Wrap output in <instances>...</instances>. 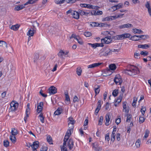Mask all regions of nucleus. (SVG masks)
I'll return each mask as SVG.
<instances>
[{
	"instance_id": "nucleus-43",
	"label": "nucleus",
	"mask_w": 151,
	"mask_h": 151,
	"mask_svg": "<svg viewBox=\"0 0 151 151\" xmlns=\"http://www.w3.org/2000/svg\"><path fill=\"white\" fill-rule=\"evenodd\" d=\"M115 136V132H112V134L111 135V141L113 142H114V141Z\"/></svg>"
},
{
	"instance_id": "nucleus-48",
	"label": "nucleus",
	"mask_w": 151,
	"mask_h": 151,
	"mask_svg": "<svg viewBox=\"0 0 151 151\" xmlns=\"http://www.w3.org/2000/svg\"><path fill=\"white\" fill-rule=\"evenodd\" d=\"M118 90L115 89L112 92V94L113 96L116 97L117 96L118 94Z\"/></svg>"
},
{
	"instance_id": "nucleus-22",
	"label": "nucleus",
	"mask_w": 151,
	"mask_h": 151,
	"mask_svg": "<svg viewBox=\"0 0 151 151\" xmlns=\"http://www.w3.org/2000/svg\"><path fill=\"white\" fill-rule=\"evenodd\" d=\"M39 117L40 118V121L42 123H44L45 122V117L43 116V114L41 113L40 114V115L39 116Z\"/></svg>"
},
{
	"instance_id": "nucleus-40",
	"label": "nucleus",
	"mask_w": 151,
	"mask_h": 151,
	"mask_svg": "<svg viewBox=\"0 0 151 151\" xmlns=\"http://www.w3.org/2000/svg\"><path fill=\"white\" fill-rule=\"evenodd\" d=\"M126 115H127V118L126 120V122H130V120L132 118V116L130 114H126V116H127Z\"/></svg>"
},
{
	"instance_id": "nucleus-15",
	"label": "nucleus",
	"mask_w": 151,
	"mask_h": 151,
	"mask_svg": "<svg viewBox=\"0 0 151 151\" xmlns=\"http://www.w3.org/2000/svg\"><path fill=\"white\" fill-rule=\"evenodd\" d=\"M34 30L33 28H31L29 29L27 33V34L29 36H32L34 34Z\"/></svg>"
},
{
	"instance_id": "nucleus-60",
	"label": "nucleus",
	"mask_w": 151,
	"mask_h": 151,
	"mask_svg": "<svg viewBox=\"0 0 151 151\" xmlns=\"http://www.w3.org/2000/svg\"><path fill=\"white\" fill-rule=\"evenodd\" d=\"M124 35H125L124 38H129L131 36V35L129 33H124Z\"/></svg>"
},
{
	"instance_id": "nucleus-36",
	"label": "nucleus",
	"mask_w": 151,
	"mask_h": 151,
	"mask_svg": "<svg viewBox=\"0 0 151 151\" xmlns=\"http://www.w3.org/2000/svg\"><path fill=\"white\" fill-rule=\"evenodd\" d=\"M122 97L123 94H120L116 101L119 103H120L122 100Z\"/></svg>"
},
{
	"instance_id": "nucleus-57",
	"label": "nucleus",
	"mask_w": 151,
	"mask_h": 151,
	"mask_svg": "<svg viewBox=\"0 0 151 151\" xmlns=\"http://www.w3.org/2000/svg\"><path fill=\"white\" fill-rule=\"evenodd\" d=\"M78 12L79 14V13L81 15H83L86 14V12L81 10H79Z\"/></svg>"
},
{
	"instance_id": "nucleus-1",
	"label": "nucleus",
	"mask_w": 151,
	"mask_h": 151,
	"mask_svg": "<svg viewBox=\"0 0 151 151\" xmlns=\"http://www.w3.org/2000/svg\"><path fill=\"white\" fill-rule=\"evenodd\" d=\"M127 69L124 70L123 72L129 76H134L139 73V68L133 65H129Z\"/></svg>"
},
{
	"instance_id": "nucleus-58",
	"label": "nucleus",
	"mask_w": 151,
	"mask_h": 151,
	"mask_svg": "<svg viewBox=\"0 0 151 151\" xmlns=\"http://www.w3.org/2000/svg\"><path fill=\"white\" fill-rule=\"evenodd\" d=\"M72 131L71 130H70L69 129H68L67 132L66 133L65 135L69 136H70L71 135V132Z\"/></svg>"
},
{
	"instance_id": "nucleus-2",
	"label": "nucleus",
	"mask_w": 151,
	"mask_h": 151,
	"mask_svg": "<svg viewBox=\"0 0 151 151\" xmlns=\"http://www.w3.org/2000/svg\"><path fill=\"white\" fill-rule=\"evenodd\" d=\"M35 1L34 0H29L26 3L24 4V5H19L17 6H15L14 8V10L19 11L21 9H22L25 7V6L28 4H32L35 3Z\"/></svg>"
},
{
	"instance_id": "nucleus-29",
	"label": "nucleus",
	"mask_w": 151,
	"mask_h": 151,
	"mask_svg": "<svg viewBox=\"0 0 151 151\" xmlns=\"http://www.w3.org/2000/svg\"><path fill=\"white\" fill-rule=\"evenodd\" d=\"M82 72V70L81 67H78L76 69V73L78 76H80L81 75V73Z\"/></svg>"
},
{
	"instance_id": "nucleus-44",
	"label": "nucleus",
	"mask_w": 151,
	"mask_h": 151,
	"mask_svg": "<svg viewBox=\"0 0 151 151\" xmlns=\"http://www.w3.org/2000/svg\"><path fill=\"white\" fill-rule=\"evenodd\" d=\"M140 143V141L139 139H137L135 143V145L137 148L139 147Z\"/></svg>"
},
{
	"instance_id": "nucleus-14",
	"label": "nucleus",
	"mask_w": 151,
	"mask_h": 151,
	"mask_svg": "<svg viewBox=\"0 0 151 151\" xmlns=\"http://www.w3.org/2000/svg\"><path fill=\"white\" fill-rule=\"evenodd\" d=\"M132 26V25L129 23L121 25L119 26L120 29L124 28H130Z\"/></svg>"
},
{
	"instance_id": "nucleus-25",
	"label": "nucleus",
	"mask_w": 151,
	"mask_h": 151,
	"mask_svg": "<svg viewBox=\"0 0 151 151\" xmlns=\"http://www.w3.org/2000/svg\"><path fill=\"white\" fill-rule=\"evenodd\" d=\"M47 142L50 144H52V138L50 135H48L47 137Z\"/></svg>"
},
{
	"instance_id": "nucleus-37",
	"label": "nucleus",
	"mask_w": 151,
	"mask_h": 151,
	"mask_svg": "<svg viewBox=\"0 0 151 151\" xmlns=\"http://www.w3.org/2000/svg\"><path fill=\"white\" fill-rule=\"evenodd\" d=\"M14 130L12 129L11 132V133L12 135L15 136L17 134V130H16L15 129H14Z\"/></svg>"
},
{
	"instance_id": "nucleus-6",
	"label": "nucleus",
	"mask_w": 151,
	"mask_h": 151,
	"mask_svg": "<svg viewBox=\"0 0 151 151\" xmlns=\"http://www.w3.org/2000/svg\"><path fill=\"white\" fill-rule=\"evenodd\" d=\"M93 147L94 148L95 151H101L102 150V148L101 147L99 146L98 142H95L92 144Z\"/></svg>"
},
{
	"instance_id": "nucleus-59",
	"label": "nucleus",
	"mask_w": 151,
	"mask_h": 151,
	"mask_svg": "<svg viewBox=\"0 0 151 151\" xmlns=\"http://www.w3.org/2000/svg\"><path fill=\"white\" fill-rule=\"evenodd\" d=\"M78 97L76 96H75L74 97L73 99V101L74 102H78Z\"/></svg>"
},
{
	"instance_id": "nucleus-19",
	"label": "nucleus",
	"mask_w": 151,
	"mask_h": 151,
	"mask_svg": "<svg viewBox=\"0 0 151 151\" xmlns=\"http://www.w3.org/2000/svg\"><path fill=\"white\" fill-rule=\"evenodd\" d=\"M88 44L89 45H91V47H93L94 49H95L97 47H99V46H100V44L98 43H95L94 44L88 43Z\"/></svg>"
},
{
	"instance_id": "nucleus-41",
	"label": "nucleus",
	"mask_w": 151,
	"mask_h": 151,
	"mask_svg": "<svg viewBox=\"0 0 151 151\" xmlns=\"http://www.w3.org/2000/svg\"><path fill=\"white\" fill-rule=\"evenodd\" d=\"M99 23L98 22H92L91 24H90V25L93 27H99Z\"/></svg>"
},
{
	"instance_id": "nucleus-39",
	"label": "nucleus",
	"mask_w": 151,
	"mask_h": 151,
	"mask_svg": "<svg viewBox=\"0 0 151 151\" xmlns=\"http://www.w3.org/2000/svg\"><path fill=\"white\" fill-rule=\"evenodd\" d=\"M111 53L110 50L109 49L108 50L106 51L103 54V55L104 56H106L109 55H110Z\"/></svg>"
},
{
	"instance_id": "nucleus-47",
	"label": "nucleus",
	"mask_w": 151,
	"mask_h": 151,
	"mask_svg": "<svg viewBox=\"0 0 151 151\" xmlns=\"http://www.w3.org/2000/svg\"><path fill=\"white\" fill-rule=\"evenodd\" d=\"M68 127L69 128L68 129L73 131V130L74 126V124H70V123L68 124Z\"/></svg>"
},
{
	"instance_id": "nucleus-31",
	"label": "nucleus",
	"mask_w": 151,
	"mask_h": 151,
	"mask_svg": "<svg viewBox=\"0 0 151 151\" xmlns=\"http://www.w3.org/2000/svg\"><path fill=\"white\" fill-rule=\"evenodd\" d=\"M100 86H98L96 88H95L94 89L95 96L99 94L100 91Z\"/></svg>"
},
{
	"instance_id": "nucleus-33",
	"label": "nucleus",
	"mask_w": 151,
	"mask_h": 151,
	"mask_svg": "<svg viewBox=\"0 0 151 151\" xmlns=\"http://www.w3.org/2000/svg\"><path fill=\"white\" fill-rule=\"evenodd\" d=\"M39 58V54L37 53H35V56L34 57V60L33 62L35 63L36 61H37Z\"/></svg>"
},
{
	"instance_id": "nucleus-52",
	"label": "nucleus",
	"mask_w": 151,
	"mask_h": 151,
	"mask_svg": "<svg viewBox=\"0 0 151 151\" xmlns=\"http://www.w3.org/2000/svg\"><path fill=\"white\" fill-rule=\"evenodd\" d=\"M149 133V131L148 129H146L145 131L144 137L147 138L148 137Z\"/></svg>"
},
{
	"instance_id": "nucleus-10",
	"label": "nucleus",
	"mask_w": 151,
	"mask_h": 151,
	"mask_svg": "<svg viewBox=\"0 0 151 151\" xmlns=\"http://www.w3.org/2000/svg\"><path fill=\"white\" fill-rule=\"evenodd\" d=\"M73 143V140L72 139H70L68 142V148L70 150H72L73 148L74 145Z\"/></svg>"
},
{
	"instance_id": "nucleus-34",
	"label": "nucleus",
	"mask_w": 151,
	"mask_h": 151,
	"mask_svg": "<svg viewBox=\"0 0 151 151\" xmlns=\"http://www.w3.org/2000/svg\"><path fill=\"white\" fill-rule=\"evenodd\" d=\"M65 1V0H55L54 1L56 4H59L63 3Z\"/></svg>"
},
{
	"instance_id": "nucleus-30",
	"label": "nucleus",
	"mask_w": 151,
	"mask_h": 151,
	"mask_svg": "<svg viewBox=\"0 0 151 151\" xmlns=\"http://www.w3.org/2000/svg\"><path fill=\"white\" fill-rule=\"evenodd\" d=\"M110 26V25L109 24L106 23H99V27H107L108 26Z\"/></svg>"
},
{
	"instance_id": "nucleus-24",
	"label": "nucleus",
	"mask_w": 151,
	"mask_h": 151,
	"mask_svg": "<svg viewBox=\"0 0 151 151\" xmlns=\"http://www.w3.org/2000/svg\"><path fill=\"white\" fill-rule=\"evenodd\" d=\"M9 139L13 143H14L16 141V139L15 136L10 135Z\"/></svg>"
},
{
	"instance_id": "nucleus-11",
	"label": "nucleus",
	"mask_w": 151,
	"mask_h": 151,
	"mask_svg": "<svg viewBox=\"0 0 151 151\" xmlns=\"http://www.w3.org/2000/svg\"><path fill=\"white\" fill-rule=\"evenodd\" d=\"M127 104L126 102H124L122 103L123 111L125 112L127 114H128L129 110L128 108H127Z\"/></svg>"
},
{
	"instance_id": "nucleus-54",
	"label": "nucleus",
	"mask_w": 151,
	"mask_h": 151,
	"mask_svg": "<svg viewBox=\"0 0 151 151\" xmlns=\"http://www.w3.org/2000/svg\"><path fill=\"white\" fill-rule=\"evenodd\" d=\"M105 139L106 140H107V141H109L110 139V137H109V133H107L105 136Z\"/></svg>"
},
{
	"instance_id": "nucleus-42",
	"label": "nucleus",
	"mask_w": 151,
	"mask_h": 151,
	"mask_svg": "<svg viewBox=\"0 0 151 151\" xmlns=\"http://www.w3.org/2000/svg\"><path fill=\"white\" fill-rule=\"evenodd\" d=\"M139 37L140 39L143 40H145L149 37V36L147 35H139Z\"/></svg>"
},
{
	"instance_id": "nucleus-13",
	"label": "nucleus",
	"mask_w": 151,
	"mask_h": 151,
	"mask_svg": "<svg viewBox=\"0 0 151 151\" xmlns=\"http://www.w3.org/2000/svg\"><path fill=\"white\" fill-rule=\"evenodd\" d=\"M102 64V63H94L90 65H88V68H93L96 67H97L99 65H100Z\"/></svg>"
},
{
	"instance_id": "nucleus-28",
	"label": "nucleus",
	"mask_w": 151,
	"mask_h": 151,
	"mask_svg": "<svg viewBox=\"0 0 151 151\" xmlns=\"http://www.w3.org/2000/svg\"><path fill=\"white\" fill-rule=\"evenodd\" d=\"M109 68L111 70H114L116 69V66L114 64H110L109 65Z\"/></svg>"
},
{
	"instance_id": "nucleus-23",
	"label": "nucleus",
	"mask_w": 151,
	"mask_h": 151,
	"mask_svg": "<svg viewBox=\"0 0 151 151\" xmlns=\"http://www.w3.org/2000/svg\"><path fill=\"white\" fill-rule=\"evenodd\" d=\"M62 112L61 109H58L54 113V114L55 115H58L60 114Z\"/></svg>"
},
{
	"instance_id": "nucleus-62",
	"label": "nucleus",
	"mask_w": 151,
	"mask_h": 151,
	"mask_svg": "<svg viewBox=\"0 0 151 151\" xmlns=\"http://www.w3.org/2000/svg\"><path fill=\"white\" fill-rule=\"evenodd\" d=\"M47 150V147H46L42 146L40 150V151H46Z\"/></svg>"
},
{
	"instance_id": "nucleus-55",
	"label": "nucleus",
	"mask_w": 151,
	"mask_h": 151,
	"mask_svg": "<svg viewBox=\"0 0 151 151\" xmlns=\"http://www.w3.org/2000/svg\"><path fill=\"white\" fill-rule=\"evenodd\" d=\"M74 11L72 9H70L68 11L66 12V14L67 15H68L70 14H71V15H73V13L74 12Z\"/></svg>"
},
{
	"instance_id": "nucleus-20",
	"label": "nucleus",
	"mask_w": 151,
	"mask_h": 151,
	"mask_svg": "<svg viewBox=\"0 0 151 151\" xmlns=\"http://www.w3.org/2000/svg\"><path fill=\"white\" fill-rule=\"evenodd\" d=\"M131 39L134 41H138L141 40L139 37V35H134L131 37Z\"/></svg>"
},
{
	"instance_id": "nucleus-51",
	"label": "nucleus",
	"mask_w": 151,
	"mask_h": 151,
	"mask_svg": "<svg viewBox=\"0 0 151 151\" xmlns=\"http://www.w3.org/2000/svg\"><path fill=\"white\" fill-rule=\"evenodd\" d=\"M148 52L147 51H142L140 52V54L141 55H143L144 56H147L148 55Z\"/></svg>"
},
{
	"instance_id": "nucleus-4",
	"label": "nucleus",
	"mask_w": 151,
	"mask_h": 151,
	"mask_svg": "<svg viewBox=\"0 0 151 151\" xmlns=\"http://www.w3.org/2000/svg\"><path fill=\"white\" fill-rule=\"evenodd\" d=\"M114 81L116 84H119L120 85L122 82V79L119 75H116L114 79Z\"/></svg>"
},
{
	"instance_id": "nucleus-50",
	"label": "nucleus",
	"mask_w": 151,
	"mask_h": 151,
	"mask_svg": "<svg viewBox=\"0 0 151 151\" xmlns=\"http://www.w3.org/2000/svg\"><path fill=\"white\" fill-rule=\"evenodd\" d=\"M84 35L86 37H89L91 35V32H87L84 33Z\"/></svg>"
},
{
	"instance_id": "nucleus-49",
	"label": "nucleus",
	"mask_w": 151,
	"mask_h": 151,
	"mask_svg": "<svg viewBox=\"0 0 151 151\" xmlns=\"http://www.w3.org/2000/svg\"><path fill=\"white\" fill-rule=\"evenodd\" d=\"M145 120V119L143 117L140 116L139 119V122L140 124L142 123Z\"/></svg>"
},
{
	"instance_id": "nucleus-7",
	"label": "nucleus",
	"mask_w": 151,
	"mask_h": 151,
	"mask_svg": "<svg viewBox=\"0 0 151 151\" xmlns=\"http://www.w3.org/2000/svg\"><path fill=\"white\" fill-rule=\"evenodd\" d=\"M18 104L15 103L14 102H12L10 104L11 106V110L12 111H14L17 109L18 107Z\"/></svg>"
},
{
	"instance_id": "nucleus-38",
	"label": "nucleus",
	"mask_w": 151,
	"mask_h": 151,
	"mask_svg": "<svg viewBox=\"0 0 151 151\" xmlns=\"http://www.w3.org/2000/svg\"><path fill=\"white\" fill-rule=\"evenodd\" d=\"M4 46H5L6 47H7V45L6 42L4 41L0 40V46L3 47Z\"/></svg>"
},
{
	"instance_id": "nucleus-64",
	"label": "nucleus",
	"mask_w": 151,
	"mask_h": 151,
	"mask_svg": "<svg viewBox=\"0 0 151 151\" xmlns=\"http://www.w3.org/2000/svg\"><path fill=\"white\" fill-rule=\"evenodd\" d=\"M120 133H117L116 134V139L118 141H119L120 140Z\"/></svg>"
},
{
	"instance_id": "nucleus-18",
	"label": "nucleus",
	"mask_w": 151,
	"mask_h": 151,
	"mask_svg": "<svg viewBox=\"0 0 151 151\" xmlns=\"http://www.w3.org/2000/svg\"><path fill=\"white\" fill-rule=\"evenodd\" d=\"M115 17H113V16H109V17H106L103 18L102 19V21H110V20H112L113 19H112V18H114Z\"/></svg>"
},
{
	"instance_id": "nucleus-53",
	"label": "nucleus",
	"mask_w": 151,
	"mask_h": 151,
	"mask_svg": "<svg viewBox=\"0 0 151 151\" xmlns=\"http://www.w3.org/2000/svg\"><path fill=\"white\" fill-rule=\"evenodd\" d=\"M146 110V109L145 107H142L141 108V112L143 116L144 115Z\"/></svg>"
},
{
	"instance_id": "nucleus-17",
	"label": "nucleus",
	"mask_w": 151,
	"mask_h": 151,
	"mask_svg": "<svg viewBox=\"0 0 151 151\" xmlns=\"http://www.w3.org/2000/svg\"><path fill=\"white\" fill-rule=\"evenodd\" d=\"M72 15L73 16V17L76 19H78L79 17V13L76 11H74Z\"/></svg>"
},
{
	"instance_id": "nucleus-5",
	"label": "nucleus",
	"mask_w": 151,
	"mask_h": 151,
	"mask_svg": "<svg viewBox=\"0 0 151 151\" xmlns=\"http://www.w3.org/2000/svg\"><path fill=\"white\" fill-rule=\"evenodd\" d=\"M29 145L33 149V151H37V149L39 146V142L37 141H35L33 142L32 145H31L29 143Z\"/></svg>"
},
{
	"instance_id": "nucleus-16",
	"label": "nucleus",
	"mask_w": 151,
	"mask_h": 151,
	"mask_svg": "<svg viewBox=\"0 0 151 151\" xmlns=\"http://www.w3.org/2000/svg\"><path fill=\"white\" fill-rule=\"evenodd\" d=\"M149 44H150L138 45V47L139 48L147 49L150 46V45H149Z\"/></svg>"
},
{
	"instance_id": "nucleus-61",
	"label": "nucleus",
	"mask_w": 151,
	"mask_h": 151,
	"mask_svg": "<svg viewBox=\"0 0 151 151\" xmlns=\"http://www.w3.org/2000/svg\"><path fill=\"white\" fill-rule=\"evenodd\" d=\"M140 55V54L139 53H137L136 52H135L134 53V57L135 58L138 59V57H139Z\"/></svg>"
},
{
	"instance_id": "nucleus-12",
	"label": "nucleus",
	"mask_w": 151,
	"mask_h": 151,
	"mask_svg": "<svg viewBox=\"0 0 151 151\" xmlns=\"http://www.w3.org/2000/svg\"><path fill=\"white\" fill-rule=\"evenodd\" d=\"M106 122L105 123V125L106 126H108L109 125V122L110 121V113H107L106 115Z\"/></svg>"
},
{
	"instance_id": "nucleus-32",
	"label": "nucleus",
	"mask_w": 151,
	"mask_h": 151,
	"mask_svg": "<svg viewBox=\"0 0 151 151\" xmlns=\"http://www.w3.org/2000/svg\"><path fill=\"white\" fill-rule=\"evenodd\" d=\"M134 33H142L143 32L141 29H133Z\"/></svg>"
},
{
	"instance_id": "nucleus-46",
	"label": "nucleus",
	"mask_w": 151,
	"mask_h": 151,
	"mask_svg": "<svg viewBox=\"0 0 151 151\" xmlns=\"http://www.w3.org/2000/svg\"><path fill=\"white\" fill-rule=\"evenodd\" d=\"M103 119V116H100L99 119V121L98 125H101L102 124V122Z\"/></svg>"
},
{
	"instance_id": "nucleus-9",
	"label": "nucleus",
	"mask_w": 151,
	"mask_h": 151,
	"mask_svg": "<svg viewBox=\"0 0 151 151\" xmlns=\"http://www.w3.org/2000/svg\"><path fill=\"white\" fill-rule=\"evenodd\" d=\"M43 106V103L42 102H41L39 103V104L37 106V112L38 113H40L42 111Z\"/></svg>"
},
{
	"instance_id": "nucleus-26",
	"label": "nucleus",
	"mask_w": 151,
	"mask_h": 151,
	"mask_svg": "<svg viewBox=\"0 0 151 151\" xmlns=\"http://www.w3.org/2000/svg\"><path fill=\"white\" fill-rule=\"evenodd\" d=\"M68 124H74L75 123L76 121L73 119V118L71 117H70L68 118Z\"/></svg>"
},
{
	"instance_id": "nucleus-35",
	"label": "nucleus",
	"mask_w": 151,
	"mask_h": 151,
	"mask_svg": "<svg viewBox=\"0 0 151 151\" xmlns=\"http://www.w3.org/2000/svg\"><path fill=\"white\" fill-rule=\"evenodd\" d=\"M4 145L6 147H7L9 146V142L7 140H4L3 142Z\"/></svg>"
},
{
	"instance_id": "nucleus-3",
	"label": "nucleus",
	"mask_w": 151,
	"mask_h": 151,
	"mask_svg": "<svg viewBox=\"0 0 151 151\" xmlns=\"http://www.w3.org/2000/svg\"><path fill=\"white\" fill-rule=\"evenodd\" d=\"M111 36H107L106 37L104 38L101 40V42L105 43L106 44H108L110 43L112 41Z\"/></svg>"
},
{
	"instance_id": "nucleus-45",
	"label": "nucleus",
	"mask_w": 151,
	"mask_h": 151,
	"mask_svg": "<svg viewBox=\"0 0 151 151\" xmlns=\"http://www.w3.org/2000/svg\"><path fill=\"white\" fill-rule=\"evenodd\" d=\"M77 40L78 43L80 45H82L83 44V42L80 39L79 37L78 36L77 38H76V39Z\"/></svg>"
},
{
	"instance_id": "nucleus-27",
	"label": "nucleus",
	"mask_w": 151,
	"mask_h": 151,
	"mask_svg": "<svg viewBox=\"0 0 151 151\" xmlns=\"http://www.w3.org/2000/svg\"><path fill=\"white\" fill-rule=\"evenodd\" d=\"M64 52L62 50H61L58 53V56L60 58L63 59V55H64Z\"/></svg>"
},
{
	"instance_id": "nucleus-21",
	"label": "nucleus",
	"mask_w": 151,
	"mask_h": 151,
	"mask_svg": "<svg viewBox=\"0 0 151 151\" xmlns=\"http://www.w3.org/2000/svg\"><path fill=\"white\" fill-rule=\"evenodd\" d=\"M20 26L18 24H17L15 25H12L10 27V28L11 29H12L14 31H16L18 29Z\"/></svg>"
},
{
	"instance_id": "nucleus-63",
	"label": "nucleus",
	"mask_w": 151,
	"mask_h": 151,
	"mask_svg": "<svg viewBox=\"0 0 151 151\" xmlns=\"http://www.w3.org/2000/svg\"><path fill=\"white\" fill-rule=\"evenodd\" d=\"M42 90H41L40 92V94L43 96V97H47V94H45L44 93H42Z\"/></svg>"
},
{
	"instance_id": "nucleus-8",
	"label": "nucleus",
	"mask_w": 151,
	"mask_h": 151,
	"mask_svg": "<svg viewBox=\"0 0 151 151\" xmlns=\"http://www.w3.org/2000/svg\"><path fill=\"white\" fill-rule=\"evenodd\" d=\"M48 93L50 94H55L57 92L56 88L54 86H51L48 89Z\"/></svg>"
},
{
	"instance_id": "nucleus-56",
	"label": "nucleus",
	"mask_w": 151,
	"mask_h": 151,
	"mask_svg": "<svg viewBox=\"0 0 151 151\" xmlns=\"http://www.w3.org/2000/svg\"><path fill=\"white\" fill-rule=\"evenodd\" d=\"M100 109V107L97 106V107L95 111V114L96 115L98 113Z\"/></svg>"
}]
</instances>
